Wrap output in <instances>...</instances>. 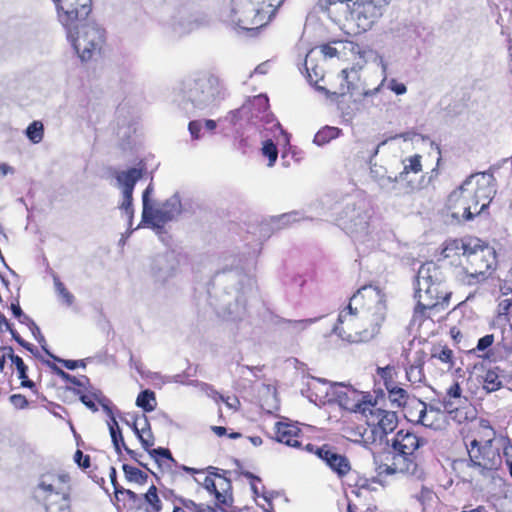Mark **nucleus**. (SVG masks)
I'll list each match as a JSON object with an SVG mask.
<instances>
[{
	"label": "nucleus",
	"mask_w": 512,
	"mask_h": 512,
	"mask_svg": "<svg viewBox=\"0 0 512 512\" xmlns=\"http://www.w3.org/2000/svg\"><path fill=\"white\" fill-rule=\"evenodd\" d=\"M430 360L440 361L445 366L446 371H450L455 364L454 353L447 345L434 346L431 351Z\"/></svg>",
	"instance_id": "c756f323"
},
{
	"label": "nucleus",
	"mask_w": 512,
	"mask_h": 512,
	"mask_svg": "<svg viewBox=\"0 0 512 512\" xmlns=\"http://www.w3.org/2000/svg\"><path fill=\"white\" fill-rule=\"evenodd\" d=\"M54 286L58 295L68 304L71 305L74 301V296L69 292V290L65 287L64 283L59 279V277H54Z\"/></svg>",
	"instance_id": "09e8293b"
},
{
	"label": "nucleus",
	"mask_w": 512,
	"mask_h": 512,
	"mask_svg": "<svg viewBox=\"0 0 512 512\" xmlns=\"http://www.w3.org/2000/svg\"><path fill=\"white\" fill-rule=\"evenodd\" d=\"M451 292L445 285L415 284L414 298L423 301L424 304H433L444 310L450 300Z\"/></svg>",
	"instance_id": "f3484780"
},
{
	"label": "nucleus",
	"mask_w": 512,
	"mask_h": 512,
	"mask_svg": "<svg viewBox=\"0 0 512 512\" xmlns=\"http://www.w3.org/2000/svg\"><path fill=\"white\" fill-rule=\"evenodd\" d=\"M27 137L31 142L37 144L42 141L44 135V126L40 121H33L26 130Z\"/></svg>",
	"instance_id": "c03bdc74"
},
{
	"label": "nucleus",
	"mask_w": 512,
	"mask_h": 512,
	"mask_svg": "<svg viewBox=\"0 0 512 512\" xmlns=\"http://www.w3.org/2000/svg\"><path fill=\"white\" fill-rule=\"evenodd\" d=\"M212 397L217 403L223 402L225 404V406L227 407V409L229 411H231L232 413L237 412L240 408V405H241L240 400L235 395H228L225 397L222 394H220L219 392L213 391Z\"/></svg>",
	"instance_id": "a19ab883"
},
{
	"label": "nucleus",
	"mask_w": 512,
	"mask_h": 512,
	"mask_svg": "<svg viewBox=\"0 0 512 512\" xmlns=\"http://www.w3.org/2000/svg\"><path fill=\"white\" fill-rule=\"evenodd\" d=\"M417 355V360L413 364H410L409 367L406 369V374L409 381H417V379L412 380V377L415 373H417L419 376L418 380H420L422 376L425 352L423 350H418Z\"/></svg>",
	"instance_id": "37998d69"
},
{
	"label": "nucleus",
	"mask_w": 512,
	"mask_h": 512,
	"mask_svg": "<svg viewBox=\"0 0 512 512\" xmlns=\"http://www.w3.org/2000/svg\"><path fill=\"white\" fill-rule=\"evenodd\" d=\"M109 477H110L111 484L113 485L114 494H115L117 492V490L120 489L122 486L117 481V472L114 467L110 468Z\"/></svg>",
	"instance_id": "680f3d73"
},
{
	"label": "nucleus",
	"mask_w": 512,
	"mask_h": 512,
	"mask_svg": "<svg viewBox=\"0 0 512 512\" xmlns=\"http://www.w3.org/2000/svg\"><path fill=\"white\" fill-rule=\"evenodd\" d=\"M435 420L436 419H434V418H417V420L414 422L417 424L426 426V427H431V428L437 429L439 427V425L434 424Z\"/></svg>",
	"instance_id": "e2e57ef3"
},
{
	"label": "nucleus",
	"mask_w": 512,
	"mask_h": 512,
	"mask_svg": "<svg viewBox=\"0 0 512 512\" xmlns=\"http://www.w3.org/2000/svg\"><path fill=\"white\" fill-rule=\"evenodd\" d=\"M75 51L82 61H89L100 55L106 44V32L93 24L80 23L76 30L67 33Z\"/></svg>",
	"instance_id": "9d476101"
},
{
	"label": "nucleus",
	"mask_w": 512,
	"mask_h": 512,
	"mask_svg": "<svg viewBox=\"0 0 512 512\" xmlns=\"http://www.w3.org/2000/svg\"><path fill=\"white\" fill-rule=\"evenodd\" d=\"M340 134L341 129L332 126H325L316 133L314 142L318 145H324L339 137Z\"/></svg>",
	"instance_id": "58836bf2"
},
{
	"label": "nucleus",
	"mask_w": 512,
	"mask_h": 512,
	"mask_svg": "<svg viewBox=\"0 0 512 512\" xmlns=\"http://www.w3.org/2000/svg\"><path fill=\"white\" fill-rule=\"evenodd\" d=\"M74 461L78 464L79 467L83 469H87L90 467V456L83 454L81 450H76L74 454Z\"/></svg>",
	"instance_id": "5fc2aeb1"
},
{
	"label": "nucleus",
	"mask_w": 512,
	"mask_h": 512,
	"mask_svg": "<svg viewBox=\"0 0 512 512\" xmlns=\"http://www.w3.org/2000/svg\"><path fill=\"white\" fill-rule=\"evenodd\" d=\"M497 319L508 323L512 329V299L505 298L499 301L497 305Z\"/></svg>",
	"instance_id": "c9c22d12"
},
{
	"label": "nucleus",
	"mask_w": 512,
	"mask_h": 512,
	"mask_svg": "<svg viewBox=\"0 0 512 512\" xmlns=\"http://www.w3.org/2000/svg\"><path fill=\"white\" fill-rule=\"evenodd\" d=\"M3 331H10L13 339L19 344V345H24V339L21 338V336L14 330L12 329L11 325L9 324V328L8 329H3Z\"/></svg>",
	"instance_id": "338daca9"
},
{
	"label": "nucleus",
	"mask_w": 512,
	"mask_h": 512,
	"mask_svg": "<svg viewBox=\"0 0 512 512\" xmlns=\"http://www.w3.org/2000/svg\"><path fill=\"white\" fill-rule=\"evenodd\" d=\"M391 0H319L321 11L354 35L371 30L384 15Z\"/></svg>",
	"instance_id": "39448f33"
},
{
	"label": "nucleus",
	"mask_w": 512,
	"mask_h": 512,
	"mask_svg": "<svg viewBox=\"0 0 512 512\" xmlns=\"http://www.w3.org/2000/svg\"><path fill=\"white\" fill-rule=\"evenodd\" d=\"M258 403L261 412L267 416H278L280 408L277 392L270 387H265L259 392Z\"/></svg>",
	"instance_id": "393cba45"
},
{
	"label": "nucleus",
	"mask_w": 512,
	"mask_h": 512,
	"mask_svg": "<svg viewBox=\"0 0 512 512\" xmlns=\"http://www.w3.org/2000/svg\"><path fill=\"white\" fill-rule=\"evenodd\" d=\"M376 373L382 380L383 385L386 390L392 389L397 386L396 385L397 371H396L395 366L386 365L384 367H377Z\"/></svg>",
	"instance_id": "473e14b6"
},
{
	"label": "nucleus",
	"mask_w": 512,
	"mask_h": 512,
	"mask_svg": "<svg viewBox=\"0 0 512 512\" xmlns=\"http://www.w3.org/2000/svg\"><path fill=\"white\" fill-rule=\"evenodd\" d=\"M180 504L188 512H214L215 510L209 505L197 504L190 499H179Z\"/></svg>",
	"instance_id": "49530a36"
},
{
	"label": "nucleus",
	"mask_w": 512,
	"mask_h": 512,
	"mask_svg": "<svg viewBox=\"0 0 512 512\" xmlns=\"http://www.w3.org/2000/svg\"><path fill=\"white\" fill-rule=\"evenodd\" d=\"M204 486L210 494L214 495L219 508L225 510L232 506V484L229 478L215 473L205 477Z\"/></svg>",
	"instance_id": "dca6fc26"
},
{
	"label": "nucleus",
	"mask_w": 512,
	"mask_h": 512,
	"mask_svg": "<svg viewBox=\"0 0 512 512\" xmlns=\"http://www.w3.org/2000/svg\"><path fill=\"white\" fill-rule=\"evenodd\" d=\"M181 212V202L177 197L167 199L159 208L153 206L149 209L146 218L142 221L152 225L153 227H160L169 221H172Z\"/></svg>",
	"instance_id": "6ab92c4d"
},
{
	"label": "nucleus",
	"mask_w": 512,
	"mask_h": 512,
	"mask_svg": "<svg viewBox=\"0 0 512 512\" xmlns=\"http://www.w3.org/2000/svg\"><path fill=\"white\" fill-rule=\"evenodd\" d=\"M115 499L117 502L122 501L124 508H126L127 505L132 508L136 506L137 502L139 501V497L135 492H133L130 489H125L123 487L117 490V492L115 493Z\"/></svg>",
	"instance_id": "ea45409f"
},
{
	"label": "nucleus",
	"mask_w": 512,
	"mask_h": 512,
	"mask_svg": "<svg viewBox=\"0 0 512 512\" xmlns=\"http://www.w3.org/2000/svg\"><path fill=\"white\" fill-rule=\"evenodd\" d=\"M496 194V179L491 173L470 175L448 198L449 204L462 210V216L471 220L487 209Z\"/></svg>",
	"instance_id": "423d86ee"
},
{
	"label": "nucleus",
	"mask_w": 512,
	"mask_h": 512,
	"mask_svg": "<svg viewBox=\"0 0 512 512\" xmlns=\"http://www.w3.org/2000/svg\"><path fill=\"white\" fill-rule=\"evenodd\" d=\"M391 407L397 408L402 412V416L418 414V416H426V403L415 396H410L407 391L401 387H394L387 390Z\"/></svg>",
	"instance_id": "4468645a"
},
{
	"label": "nucleus",
	"mask_w": 512,
	"mask_h": 512,
	"mask_svg": "<svg viewBox=\"0 0 512 512\" xmlns=\"http://www.w3.org/2000/svg\"><path fill=\"white\" fill-rule=\"evenodd\" d=\"M386 319V306L379 288L365 285L350 298L339 312L333 331L349 343H366L381 331Z\"/></svg>",
	"instance_id": "f257e3e1"
},
{
	"label": "nucleus",
	"mask_w": 512,
	"mask_h": 512,
	"mask_svg": "<svg viewBox=\"0 0 512 512\" xmlns=\"http://www.w3.org/2000/svg\"><path fill=\"white\" fill-rule=\"evenodd\" d=\"M422 156L420 154H415L405 158L403 163V169L399 173L398 178L400 180H406L409 174H418L422 171Z\"/></svg>",
	"instance_id": "7c9ffc66"
},
{
	"label": "nucleus",
	"mask_w": 512,
	"mask_h": 512,
	"mask_svg": "<svg viewBox=\"0 0 512 512\" xmlns=\"http://www.w3.org/2000/svg\"><path fill=\"white\" fill-rule=\"evenodd\" d=\"M80 399L82 403L93 413L97 412L99 407H101L106 416H115V406L101 392L85 393L81 395Z\"/></svg>",
	"instance_id": "b1692460"
},
{
	"label": "nucleus",
	"mask_w": 512,
	"mask_h": 512,
	"mask_svg": "<svg viewBox=\"0 0 512 512\" xmlns=\"http://www.w3.org/2000/svg\"><path fill=\"white\" fill-rule=\"evenodd\" d=\"M222 420V425H213L210 427L211 431L219 438L226 436L229 439H239L248 432L245 426L234 424L226 418H222Z\"/></svg>",
	"instance_id": "bb28decb"
},
{
	"label": "nucleus",
	"mask_w": 512,
	"mask_h": 512,
	"mask_svg": "<svg viewBox=\"0 0 512 512\" xmlns=\"http://www.w3.org/2000/svg\"><path fill=\"white\" fill-rule=\"evenodd\" d=\"M44 364H46L51 370L59 376L61 379L70 382L73 385L82 386L83 383L80 379L76 378L75 376L70 375L69 373L65 372L61 368H59L55 363L50 362L49 360H42Z\"/></svg>",
	"instance_id": "a18cd8bd"
},
{
	"label": "nucleus",
	"mask_w": 512,
	"mask_h": 512,
	"mask_svg": "<svg viewBox=\"0 0 512 512\" xmlns=\"http://www.w3.org/2000/svg\"><path fill=\"white\" fill-rule=\"evenodd\" d=\"M341 226L348 234H354L368 228V217L366 213L356 210L355 207L351 211H346L345 216L341 217Z\"/></svg>",
	"instance_id": "5701e85b"
},
{
	"label": "nucleus",
	"mask_w": 512,
	"mask_h": 512,
	"mask_svg": "<svg viewBox=\"0 0 512 512\" xmlns=\"http://www.w3.org/2000/svg\"><path fill=\"white\" fill-rule=\"evenodd\" d=\"M502 436H497L489 421L482 418L478 437L467 445L469 460L457 459L452 468L463 482L473 483L478 476H487L502 465Z\"/></svg>",
	"instance_id": "20e7f679"
},
{
	"label": "nucleus",
	"mask_w": 512,
	"mask_h": 512,
	"mask_svg": "<svg viewBox=\"0 0 512 512\" xmlns=\"http://www.w3.org/2000/svg\"><path fill=\"white\" fill-rule=\"evenodd\" d=\"M136 405L145 412H152L157 406L155 392L150 389L141 391L137 396Z\"/></svg>",
	"instance_id": "72a5a7b5"
},
{
	"label": "nucleus",
	"mask_w": 512,
	"mask_h": 512,
	"mask_svg": "<svg viewBox=\"0 0 512 512\" xmlns=\"http://www.w3.org/2000/svg\"><path fill=\"white\" fill-rule=\"evenodd\" d=\"M57 19L67 33L76 30L80 23L85 21L91 13L92 0H52Z\"/></svg>",
	"instance_id": "ddd939ff"
},
{
	"label": "nucleus",
	"mask_w": 512,
	"mask_h": 512,
	"mask_svg": "<svg viewBox=\"0 0 512 512\" xmlns=\"http://www.w3.org/2000/svg\"><path fill=\"white\" fill-rule=\"evenodd\" d=\"M503 447H501V454L502 459L504 458L507 464H510L512 462V444L510 442V439L507 437H503Z\"/></svg>",
	"instance_id": "3c124183"
},
{
	"label": "nucleus",
	"mask_w": 512,
	"mask_h": 512,
	"mask_svg": "<svg viewBox=\"0 0 512 512\" xmlns=\"http://www.w3.org/2000/svg\"><path fill=\"white\" fill-rule=\"evenodd\" d=\"M122 470L124 472L125 478L129 482H134L143 485L148 480V475L137 467L128 464H123Z\"/></svg>",
	"instance_id": "e433bc0d"
},
{
	"label": "nucleus",
	"mask_w": 512,
	"mask_h": 512,
	"mask_svg": "<svg viewBox=\"0 0 512 512\" xmlns=\"http://www.w3.org/2000/svg\"><path fill=\"white\" fill-rule=\"evenodd\" d=\"M72 478L61 470L40 474L32 496L44 512H72Z\"/></svg>",
	"instance_id": "0eeeda50"
},
{
	"label": "nucleus",
	"mask_w": 512,
	"mask_h": 512,
	"mask_svg": "<svg viewBox=\"0 0 512 512\" xmlns=\"http://www.w3.org/2000/svg\"><path fill=\"white\" fill-rule=\"evenodd\" d=\"M376 472L379 477L394 475L420 477L422 475L416 455H406L395 450L387 453L384 460L377 463Z\"/></svg>",
	"instance_id": "f8f14e48"
},
{
	"label": "nucleus",
	"mask_w": 512,
	"mask_h": 512,
	"mask_svg": "<svg viewBox=\"0 0 512 512\" xmlns=\"http://www.w3.org/2000/svg\"><path fill=\"white\" fill-rule=\"evenodd\" d=\"M462 394L461 387L458 382H454L448 389H447V396L450 399H460Z\"/></svg>",
	"instance_id": "13d9d810"
},
{
	"label": "nucleus",
	"mask_w": 512,
	"mask_h": 512,
	"mask_svg": "<svg viewBox=\"0 0 512 512\" xmlns=\"http://www.w3.org/2000/svg\"><path fill=\"white\" fill-rule=\"evenodd\" d=\"M441 256L454 266V277L464 286L485 281L497 268L495 249L477 237L447 239L443 243Z\"/></svg>",
	"instance_id": "f03ea898"
},
{
	"label": "nucleus",
	"mask_w": 512,
	"mask_h": 512,
	"mask_svg": "<svg viewBox=\"0 0 512 512\" xmlns=\"http://www.w3.org/2000/svg\"><path fill=\"white\" fill-rule=\"evenodd\" d=\"M144 168H136L132 167L126 171H120L116 174V180L118 184L122 187L123 192V200L120 205V209L125 212V214L132 218L134 210H133V191L136 183L143 177Z\"/></svg>",
	"instance_id": "2eb2a0df"
},
{
	"label": "nucleus",
	"mask_w": 512,
	"mask_h": 512,
	"mask_svg": "<svg viewBox=\"0 0 512 512\" xmlns=\"http://www.w3.org/2000/svg\"><path fill=\"white\" fill-rule=\"evenodd\" d=\"M0 350L1 351H8V354H7L8 355V359H10L11 363L16 368V371H17V374H18V378L21 380V383H20L21 387L29 388L31 390H35L36 385H35V383L32 380L29 379L28 374H27L28 367L24 363L23 359L20 356L15 355L14 351H13V348L10 347V346L1 347Z\"/></svg>",
	"instance_id": "a878e982"
},
{
	"label": "nucleus",
	"mask_w": 512,
	"mask_h": 512,
	"mask_svg": "<svg viewBox=\"0 0 512 512\" xmlns=\"http://www.w3.org/2000/svg\"><path fill=\"white\" fill-rule=\"evenodd\" d=\"M415 498L422 507V512H427V510L435 502L436 495L431 489L423 487L420 490V492L415 496Z\"/></svg>",
	"instance_id": "79ce46f5"
},
{
	"label": "nucleus",
	"mask_w": 512,
	"mask_h": 512,
	"mask_svg": "<svg viewBox=\"0 0 512 512\" xmlns=\"http://www.w3.org/2000/svg\"><path fill=\"white\" fill-rule=\"evenodd\" d=\"M389 88L397 95H402L407 91L405 84L398 82L396 79H391Z\"/></svg>",
	"instance_id": "bf43d9fd"
},
{
	"label": "nucleus",
	"mask_w": 512,
	"mask_h": 512,
	"mask_svg": "<svg viewBox=\"0 0 512 512\" xmlns=\"http://www.w3.org/2000/svg\"><path fill=\"white\" fill-rule=\"evenodd\" d=\"M393 449L406 455H415L420 446V439L410 430L401 429L396 433L393 440Z\"/></svg>",
	"instance_id": "4be33fe9"
},
{
	"label": "nucleus",
	"mask_w": 512,
	"mask_h": 512,
	"mask_svg": "<svg viewBox=\"0 0 512 512\" xmlns=\"http://www.w3.org/2000/svg\"><path fill=\"white\" fill-rule=\"evenodd\" d=\"M107 424L109 427V431H110V435H111V439H112L114 448L118 454H121L122 447H124V445H126V444L124 442L119 424H118L116 418H109V421L107 422Z\"/></svg>",
	"instance_id": "f704fd0d"
},
{
	"label": "nucleus",
	"mask_w": 512,
	"mask_h": 512,
	"mask_svg": "<svg viewBox=\"0 0 512 512\" xmlns=\"http://www.w3.org/2000/svg\"><path fill=\"white\" fill-rule=\"evenodd\" d=\"M144 500L147 504V512H160L162 509V502L158 496L157 488L151 485L148 491L144 494Z\"/></svg>",
	"instance_id": "4c0bfd02"
},
{
	"label": "nucleus",
	"mask_w": 512,
	"mask_h": 512,
	"mask_svg": "<svg viewBox=\"0 0 512 512\" xmlns=\"http://www.w3.org/2000/svg\"><path fill=\"white\" fill-rule=\"evenodd\" d=\"M189 132L193 139L197 140L200 138V132L202 129V123L198 120H193L189 122L188 125Z\"/></svg>",
	"instance_id": "4d7b16f0"
},
{
	"label": "nucleus",
	"mask_w": 512,
	"mask_h": 512,
	"mask_svg": "<svg viewBox=\"0 0 512 512\" xmlns=\"http://www.w3.org/2000/svg\"><path fill=\"white\" fill-rule=\"evenodd\" d=\"M312 401L319 406L337 405L343 412L360 416H396L385 408L386 393L382 388L362 391L346 382H329L313 378L309 384Z\"/></svg>",
	"instance_id": "7ed1b4c3"
},
{
	"label": "nucleus",
	"mask_w": 512,
	"mask_h": 512,
	"mask_svg": "<svg viewBox=\"0 0 512 512\" xmlns=\"http://www.w3.org/2000/svg\"><path fill=\"white\" fill-rule=\"evenodd\" d=\"M10 309H11L12 314L14 315V317L21 324L27 325L35 337H37V334H39L41 336V338L43 339V336L41 335L39 327L36 325V323L29 316H27L22 311V309H21V307H20L18 302L12 303L11 306H10Z\"/></svg>",
	"instance_id": "2f4dec72"
},
{
	"label": "nucleus",
	"mask_w": 512,
	"mask_h": 512,
	"mask_svg": "<svg viewBox=\"0 0 512 512\" xmlns=\"http://www.w3.org/2000/svg\"><path fill=\"white\" fill-rule=\"evenodd\" d=\"M47 355H49L53 360L61 363L65 368L69 370H74L78 367H85V363L82 360H64L60 359L57 356L51 354L48 350L45 349Z\"/></svg>",
	"instance_id": "8fccbe9b"
},
{
	"label": "nucleus",
	"mask_w": 512,
	"mask_h": 512,
	"mask_svg": "<svg viewBox=\"0 0 512 512\" xmlns=\"http://www.w3.org/2000/svg\"><path fill=\"white\" fill-rule=\"evenodd\" d=\"M503 379V370L500 367H490L482 375L483 388L487 392H495L502 387Z\"/></svg>",
	"instance_id": "c85d7f7f"
},
{
	"label": "nucleus",
	"mask_w": 512,
	"mask_h": 512,
	"mask_svg": "<svg viewBox=\"0 0 512 512\" xmlns=\"http://www.w3.org/2000/svg\"><path fill=\"white\" fill-rule=\"evenodd\" d=\"M358 418V422L349 421L343 428V436L350 441L364 445L381 442L388 433L394 431L398 418Z\"/></svg>",
	"instance_id": "6e6552de"
},
{
	"label": "nucleus",
	"mask_w": 512,
	"mask_h": 512,
	"mask_svg": "<svg viewBox=\"0 0 512 512\" xmlns=\"http://www.w3.org/2000/svg\"><path fill=\"white\" fill-rule=\"evenodd\" d=\"M21 346L36 356L39 353L38 349L33 344H31L29 342L24 341V345H21Z\"/></svg>",
	"instance_id": "774afa93"
},
{
	"label": "nucleus",
	"mask_w": 512,
	"mask_h": 512,
	"mask_svg": "<svg viewBox=\"0 0 512 512\" xmlns=\"http://www.w3.org/2000/svg\"><path fill=\"white\" fill-rule=\"evenodd\" d=\"M151 191H152V188L149 185L143 192V195H142V204H143L142 218L147 217V215L149 213V209L152 207V205L150 204V199H149Z\"/></svg>",
	"instance_id": "6e6d98bb"
},
{
	"label": "nucleus",
	"mask_w": 512,
	"mask_h": 512,
	"mask_svg": "<svg viewBox=\"0 0 512 512\" xmlns=\"http://www.w3.org/2000/svg\"><path fill=\"white\" fill-rule=\"evenodd\" d=\"M262 153L264 156L268 157V160H269L268 165L273 166L278 157V150L272 140H266L264 142L263 147H262Z\"/></svg>",
	"instance_id": "de8ad7c7"
},
{
	"label": "nucleus",
	"mask_w": 512,
	"mask_h": 512,
	"mask_svg": "<svg viewBox=\"0 0 512 512\" xmlns=\"http://www.w3.org/2000/svg\"><path fill=\"white\" fill-rule=\"evenodd\" d=\"M3 331H10L13 339L19 344V345H24V339L21 338V336L14 330L12 329L11 325L9 324V328L8 329H3Z\"/></svg>",
	"instance_id": "69168bd1"
},
{
	"label": "nucleus",
	"mask_w": 512,
	"mask_h": 512,
	"mask_svg": "<svg viewBox=\"0 0 512 512\" xmlns=\"http://www.w3.org/2000/svg\"><path fill=\"white\" fill-rule=\"evenodd\" d=\"M320 51L325 57H328V58H333L338 55L337 49L329 43L321 45Z\"/></svg>",
	"instance_id": "052dcab7"
},
{
	"label": "nucleus",
	"mask_w": 512,
	"mask_h": 512,
	"mask_svg": "<svg viewBox=\"0 0 512 512\" xmlns=\"http://www.w3.org/2000/svg\"><path fill=\"white\" fill-rule=\"evenodd\" d=\"M316 454L339 478L345 477L351 470V465L347 457L336 453L329 445L325 444L318 448Z\"/></svg>",
	"instance_id": "aec40b11"
},
{
	"label": "nucleus",
	"mask_w": 512,
	"mask_h": 512,
	"mask_svg": "<svg viewBox=\"0 0 512 512\" xmlns=\"http://www.w3.org/2000/svg\"><path fill=\"white\" fill-rule=\"evenodd\" d=\"M494 341H495L494 335L487 334L478 340L476 349L478 351H485L486 349H488L489 347H491L493 345Z\"/></svg>",
	"instance_id": "864d4df0"
},
{
	"label": "nucleus",
	"mask_w": 512,
	"mask_h": 512,
	"mask_svg": "<svg viewBox=\"0 0 512 512\" xmlns=\"http://www.w3.org/2000/svg\"><path fill=\"white\" fill-rule=\"evenodd\" d=\"M445 285V273L436 262L427 261L423 263L416 276L415 284Z\"/></svg>",
	"instance_id": "412c9836"
},
{
	"label": "nucleus",
	"mask_w": 512,
	"mask_h": 512,
	"mask_svg": "<svg viewBox=\"0 0 512 512\" xmlns=\"http://www.w3.org/2000/svg\"><path fill=\"white\" fill-rule=\"evenodd\" d=\"M230 19L247 31L260 29L274 18L273 10L255 0H231Z\"/></svg>",
	"instance_id": "1a4fd4ad"
},
{
	"label": "nucleus",
	"mask_w": 512,
	"mask_h": 512,
	"mask_svg": "<svg viewBox=\"0 0 512 512\" xmlns=\"http://www.w3.org/2000/svg\"><path fill=\"white\" fill-rule=\"evenodd\" d=\"M10 403L17 409H24L28 406L27 398L22 394H13L9 398Z\"/></svg>",
	"instance_id": "603ef678"
},
{
	"label": "nucleus",
	"mask_w": 512,
	"mask_h": 512,
	"mask_svg": "<svg viewBox=\"0 0 512 512\" xmlns=\"http://www.w3.org/2000/svg\"><path fill=\"white\" fill-rule=\"evenodd\" d=\"M440 311L443 310L433 304L426 305L423 301L416 300V305L412 315V323L421 326L427 320H431L433 322V316Z\"/></svg>",
	"instance_id": "cd10ccee"
},
{
	"label": "nucleus",
	"mask_w": 512,
	"mask_h": 512,
	"mask_svg": "<svg viewBox=\"0 0 512 512\" xmlns=\"http://www.w3.org/2000/svg\"><path fill=\"white\" fill-rule=\"evenodd\" d=\"M286 421H278L274 427V439L287 446L301 448L304 442V435L299 422L291 421L290 418H284Z\"/></svg>",
	"instance_id": "a211bd4d"
},
{
	"label": "nucleus",
	"mask_w": 512,
	"mask_h": 512,
	"mask_svg": "<svg viewBox=\"0 0 512 512\" xmlns=\"http://www.w3.org/2000/svg\"><path fill=\"white\" fill-rule=\"evenodd\" d=\"M122 448L126 451V453H127V454H128V455H129V456H130L134 461H136L139 465H141V466H144V467H145V464H143V463L139 460V458H138V456H139V455H138V453H137V452H135L134 450L130 449V448H129V447H127L126 445H124V447H122Z\"/></svg>",
	"instance_id": "0e129e2a"
},
{
	"label": "nucleus",
	"mask_w": 512,
	"mask_h": 512,
	"mask_svg": "<svg viewBox=\"0 0 512 512\" xmlns=\"http://www.w3.org/2000/svg\"><path fill=\"white\" fill-rule=\"evenodd\" d=\"M122 419L134 431L143 448L162 471H172L176 467L177 462L168 448H152L155 439L148 418H131V421L127 418Z\"/></svg>",
	"instance_id": "9b49d317"
}]
</instances>
